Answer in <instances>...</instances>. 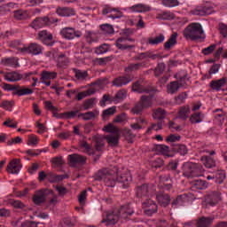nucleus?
Instances as JSON below:
<instances>
[{
    "label": "nucleus",
    "mask_w": 227,
    "mask_h": 227,
    "mask_svg": "<svg viewBox=\"0 0 227 227\" xmlns=\"http://www.w3.org/2000/svg\"><path fill=\"white\" fill-rule=\"evenodd\" d=\"M203 27L200 23H191L184 30V36L186 40L192 42H203L205 35H203Z\"/></svg>",
    "instance_id": "1"
},
{
    "label": "nucleus",
    "mask_w": 227,
    "mask_h": 227,
    "mask_svg": "<svg viewBox=\"0 0 227 227\" xmlns=\"http://www.w3.org/2000/svg\"><path fill=\"white\" fill-rule=\"evenodd\" d=\"M93 178L98 182H104L106 187H114L118 182V173L105 168L98 170Z\"/></svg>",
    "instance_id": "2"
},
{
    "label": "nucleus",
    "mask_w": 227,
    "mask_h": 227,
    "mask_svg": "<svg viewBox=\"0 0 227 227\" xmlns=\"http://www.w3.org/2000/svg\"><path fill=\"white\" fill-rule=\"evenodd\" d=\"M203 168L201 165L194 164V163H186L184 165V172L183 175L186 178H196L198 176H201L203 173Z\"/></svg>",
    "instance_id": "3"
},
{
    "label": "nucleus",
    "mask_w": 227,
    "mask_h": 227,
    "mask_svg": "<svg viewBox=\"0 0 227 227\" xmlns=\"http://www.w3.org/2000/svg\"><path fill=\"white\" fill-rule=\"evenodd\" d=\"M221 201V195L217 192H213L205 196L202 201V207L208 208L209 207H215L216 203Z\"/></svg>",
    "instance_id": "4"
},
{
    "label": "nucleus",
    "mask_w": 227,
    "mask_h": 227,
    "mask_svg": "<svg viewBox=\"0 0 227 227\" xmlns=\"http://www.w3.org/2000/svg\"><path fill=\"white\" fill-rule=\"evenodd\" d=\"M49 194H52V190L51 189H41L35 192L33 196V203L35 205H42L47 201V198H49Z\"/></svg>",
    "instance_id": "5"
},
{
    "label": "nucleus",
    "mask_w": 227,
    "mask_h": 227,
    "mask_svg": "<svg viewBox=\"0 0 227 227\" xmlns=\"http://www.w3.org/2000/svg\"><path fill=\"white\" fill-rule=\"evenodd\" d=\"M142 207L144 208V214L148 215V217H152L153 214H157L159 210V206H157V203L152 199L145 200L142 203Z\"/></svg>",
    "instance_id": "6"
},
{
    "label": "nucleus",
    "mask_w": 227,
    "mask_h": 227,
    "mask_svg": "<svg viewBox=\"0 0 227 227\" xmlns=\"http://www.w3.org/2000/svg\"><path fill=\"white\" fill-rule=\"evenodd\" d=\"M136 42V40L132 37H129V35L127 36H122V37H119L116 42H115V45L117 47V49H119L120 51H132V49H136V45L134 44H125V42Z\"/></svg>",
    "instance_id": "7"
},
{
    "label": "nucleus",
    "mask_w": 227,
    "mask_h": 227,
    "mask_svg": "<svg viewBox=\"0 0 227 227\" xmlns=\"http://www.w3.org/2000/svg\"><path fill=\"white\" fill-rule=\"evenodd\" d=\"M60 35L66 40H74V38H81L82 32L76 30L73 27H64L60 30Z\"/></svg>",
    "instance_id": "8"
},
{
    "label": "nucleus",
    "mask_w": 227,
    "mask_h": 227,
    "mask_svg": "<svg viewBox=\"0 0 227 227\" xmlns=\"http://www.w3.org/2000/svg\"><path fill=\"white\" fill-rule=\"evenodd\" d=\"M18 51L23 54L27 53L38 56V54H42V46L38 43H32L28 47L18 48Z\"/></svg>",
    "instance_id": "9"
},
{
    "label": "nucleus",
    "mask_w": 227,
    "mask_h": 227,
    "mask_svg": "<svg viewBox=\"0 0 227 227\" xmlns=\"http://www.w3.org/2000/svg\"><path fill=\"white\" fill-rule=\"evenodd\" d=\"M115 214H118L119 219H129L134 214V209L130 204H126L121 206L120 208H115Z\"/></svg>",
    "instance_id": "10"
},
{
    "label": "nucleus",
    "mask_w": 227,
    "mask_h": 227,
    "mask_svg": "<svg viewBox=\"0 0 227 227\" xmlns=\"http://www.w3.org/2000/svg\"><path fill=\"white\" fill-rule=\"evenodd\" d=\"M131 90L136 93H157V88H154V87L145 88L141 83V81H137L133 82L131 86Z\"/></svg>",
    "instance_id": "11"
},
{
    "label": "nucleus",
    "mask_w": 227,
    "mask_h": 227,
    "mask_svg": "<svg viewBox=\"0 0 227 227\" xmlns=\"http://www.w3.org/2000/svg\"><path fill=\"white\" fill-rule=\"evenodd\" d=\"M20 169H22V163H20V159H13L8 163L6 168L7 173L11 175H19Z\"/></svg>",
    "instance_id": "12"
},
{
    "label": "nucleus",
    "mask_w": 227,
    "mask_h": 227,
    "mask_svg": "<svg viewBox=\"0 0 227 227\" xmlns=\"http://www.w3.org/2000/svg\"><path fill=\"white\" fill-rule=\"evenodd\" d=\"M86 157L77 153L70 154L67 157V162L71 168H74V166H77V164L84 165L86 164Z\"/></svg>",
    "instance_id": "13"
},
{
    "label": "nucleus",
    "mask_w": 227,
    "mask_h": 227,
    "mask_svg": "<svg viewBox=\"0 0 227 227\" xmlns=\"http://www.w3.org/2000/svg\"><path fill=\"white\" fill-rule=\"evenodd\" d=\"M132 81H134V78L130 77L129 74H126L114 78L112 81V84L116 88H121L122 86H127V84H129V82H132Z\"/></svg>",
    "instance_id": "14"
},
{
    "label": "nucleus",
    "mask_w": 227,
    "mask_h": 227,
    "mask_svg": "<svg viewBox=\"0 0 227 227\" xmlns=\"http://www.w3.org/2000/svg\"><path fill=\"white\" fill-rule=\"evenodd\" d=\"M150 194V184H143L140 185H137L135 188V196H137V198H148Z\"/></svg>",
    "instance_id": "15"
},
{
    "label": "nucleus",
    "mask_w": 227,
    "mask_h": 227,
    "mask_svg": "<svg viewBox=\"0 0 227 227\" xmlns=\"http://www.w3.org/2000/svg\"><path fill=\"white\" fill-rule=\"evenodd\" d=\"M214 12V8L212 6H198L191 11L192 15H199L203 17L205 15H211Z\"/></svg>",
    "instance_id": "16"
},
{
    "label": "nucleus",
    "mask_w": 227,
    "mask_h": 227,
    "mask_svg": "<svg viewBox=\"0 0 227 227\" xmlns=\"http://www.w3.org/2000/svg\"><path fill=\"white\" fill-rule=\"evenodd\" d=\"M56 13L59 17H74L75 15V9L72 7L58 6Z\"/></svg>",
    "instance_id": "17"
},
{
    "label": "nucleus",
    "mask_w": 227,
    "mask_h": 227,
    "mask_svg": "<svg viewBox=\"0 0 227 227\" xmlns=\"http://www.w3.org/2000/svg\"><path fill=\"white\" fill-rule=\"evenodd\" d=\"M156 200L159 205H160V207H163L164 208H166V207H168V205L171 203V197L169 196V194L164 193L162 192H160L156 194Z\"/></svg>",
    "instance_id": "18"
},
{
    "label": "nucleus",
    "mask_w": 227,
    "mask_h": 227,
    "mask_svg": "<svg viewBox=\"0 0 227 227\" xmlns=\"http://www.w3.org/2000/svg\"><path fill=\"white\" fill-rule=\"evenodd\" d=\"M120 221V215L116 213V209L111 213L106 214V217L101 221V223H106V226L111 224H116Z\"/></svg>",
    "instance_id": "19"
},
{
    "label": "nucleus",
    "mask_w": 227,
    "mask_h": 227,
    "mask_svg": "<svg viewBox=\"0 0 227 227\" xmlns=\"http://www.w3.org/2000/svg\"><path fill=\"white\" fill-rule=\"evenodd\" d=\"M214 223L212 216H201L195 220V227H211Z\"/></svg>",
    "instance_id": "20"
},
{
    "label": "nucleus",
    "mask_w": 227,
    "mask_h": 227,
    "mask_svg": "<svg viewBox=\"0 0 227 227\" xmlns=\"http://www.w3.org/2000/svg\"><path fill=\"white\" fill-rule=\"evenodd\" d=\"M226 83L227 78L223 77L219 80L211 81L209 83V88H211V90H214L215 91H221V88H224V86H226Z\"/></svg>",
    "instance_id": "21"
},
{
    "label": "nucleus",
    "mask_w": 227,
    "mask_h": 227,
    "mask_svg": "<svg viewBox=\"0 0 227 227\" xmlns=\"http://www.w3.org/2000/svg\"><path fill=\"white\" fill-rule=\"evenodd\" d=\"M153 93L154 92L141 96L139 103L142 104L145 109H150V107L153 106Z\"/></svg>",
    "instance_id": "22"
},
{
    "label": "nucleus",
    "mask_w": 227,
    "mask_h": 227,
    "mask_svg": "<svg viewBox=\"0 0 227 227\" xmlns=\"http://www.w3.org/2000/svg\"><path fill=\"white\" fill-rule=\"evenodd\" d=\"M129 10L137 13H146L147 12H151L152 7L145 4H137L129 7Z\"/></svg>",
    "instance_id": "23"
},
{
    "label": "nucleus",
    "mask_w": 227,
    "mask_h": 227,
    "mask_svg": "<svg viewBox=\"0 0 227 227\" xmlns=\"http://www.w3.org/2000/svg\"><path fill=\"white\" fill-rule=\"evenodd\" d=\"M117 182L122 184V187L124 189H127V187H129V185H130V183L132 182V176L129 174V172L122 174L120 177H118L117 176Z\"/></svg>",
    "instance_id": "24"
},
{
    "label": "nucleus",
    "mask_w": 227,
    "mask_h": 227,
    "mask_svg": "<svg viewBox=\"0 0 227 227\" xmlns=\"http://www.w3.org/2000/svg\"><path fill=\"white\" fill-rule=\"evenodd\" d=\"M30 26L33 27V29H40L42 27H45L47 26L46 16L36 18L33 20Z\"/></svg>",
    "instance_id": "25"
},
{
    "label": "nucleus",
    "mask_w": 227,
    "mask_h": 227,
    "mask_svg": "<svg viewBox=\"0 0 227 227\" xmlns=\"http://www.w3.org/2000/svg\"><path fill=\"white\" fill-rule=\"evenodd\" d=\"M189 114H191V107L188 105L183 106L179 108L177 118H179V120H183V121H185V120L189 118Z\"/></svg>",
    "instance_id": "26"
},
{
    "label": "nucleus",
    "mask_w": 227,
    "mask_h": 227,
    "mask_svg": "<svg viewBox=\"0 0 227 227\" xmlns=\"http://www.w3.org/2000/svg\"><path fill=\"white\" fill-rule=\"evenodd\" d=\"M23 78L24 76L21 74L15 71L7 73L4 75L5 81H8L9 82H17L19 81H21Z\"/></svg>",
    "instance_id": "27"
},
{
    "label": "nucleus",
    "mask_w": 227,
    "mask_h": 227,
    "mask_svg": "<svg viewBox=\"0 0 227 227\" xmlns=\"http://www.w3.org/2000/svg\"><path fill=\"white\" fill-rule=\"evenodd\" d=\"M98 114H100V112H98V110H93L92 112L79 114L78 118H82L84 121H88L90 120H95V118L98 116Z\"/></svg>",
    "instance_id": "28"
},
{
    "label": "nucleus",
    "mask_w": 227,
    "mask_h": 227,
    "mask_svg": "<svg viewBox=\"0 0 227 227\" xmlns=\"http://www.w3.org/2000/svg\"><path fill=\"white\" fill-rule=\"evenodd\" d=\"M174 77L177 80L178 84L181 88H184V86H187V81H189L187 73H178L176 74Z\"/></svg>",
    "instance_id": "29"
},
{
    "label": "nucleus",
    "mask_w": 227,
    "mask_h": 227,
    "mask_svg": "<svg viewBox=\"0 0 227 227\" xmlns=\"http://www.w3.org/2000/svg\"><path fill=\"white\" fill-rule=\"evenodd\" d=\"M146 65L145 62L142 63H130L128 65L127 67H125L124 72L126 74H132V72H137L140 68H143Z\"/></svg>",
    "instance_id": "30"
},
{
    "label": "nucleus",
    "mask_w": 227,
    "mask_h": 227,
    "mask_svg": "<svg viewBox=\"0 0 227 227\" xmlns=\"http://www.w3.org/2000/svg\"><path fill=\"white\" fill-rule=\"evenodd\" d=\"M106 140L110 146H118L120 143V133H115L114 135H108L106 137Z\"/></svg>",
    "instance_id": "31"
},
{
    "label": "nucleus",
    "mask_w": 227,
    "mask_h": 227,
    "mask_svg": "<svg viewBox=\"0 0 227 227\" xmlns=\"http://www.w3.org/2000/svg\"><path fill=\"white\" fill-rule=\"evenodd\" d=\"M180 84L178 83V82L174 81V82H170L168 85H167V93L170 94V95H175V93H178V90H180Z\"/></svg>",
    "instance_id": "32"
},
{
    "label": "nucleus",
    "mask_w": 227,
    "mask_h": 227,
    "mask_svg": "<svg viewBox=\"0 0 227 227\" xmlns=\"http://www.w3.org/2000/svg\"><path fill=\"white\" fill-rule=\"evenodd\" d=\"M68 63H70V60L68 59V57H67V55H65L64 53L59 55L57 59V67L59 68H65V67H68Z\"/></svg>",
    "instance_id": "33"
},
{
    "label": "nucleus",
    "mask_w": 227,
    "mask_h": 227,
    "mask_svg": "<svg viewBox=\"0 0 227 227\" xmlns=\"http://www.w3.org/2000/svg\"><path fill=\"white\" fill-rule=\"evenodd\" d=\"M178 36V33H174L170 35L169 39L168 40V42H166L164 43V49L166 51H169V49H171V47H175V45H176L177 41L176 38Z\"/></svg>",
    "instance_id": "34"
},
{
    "label": "nucleus",
    "mask_w": 227,
    "mask_h": 227,
    "mask_svg": "<svg viewBox=\"0 0 227 227\" xmlns=\"http://www.w3.org/2000/svg\"><path fill=\"white\" fill-rule=\"evenodd\" d=\"M204 118H205V114H203V113L197 112V113L192 114L190 116V122L192 124L201 123V121H203Z\"/></svg>",
    "instance_id": "35"
},
{
    "label": "nucleus",
    "mask_w": 227,
    "mask_h": 227,
    "mask_svg": "<svg viewBox=\"0 0 227 227\" xmlns=\"http://www.w3.org/2000/svg\"><path fill=\"white\" fill-rule=\"evenodd\" d=\"M153 120H159L160 121H162V120L166 118V110L162 109L161 107L153 110Z\"/></svg>",
    "instance_id": "36"
},
{
    "label": "nucleus",
    "mask_w": 227,
    "mask_h": 227,
    "mask_svg": "<svg viewBox=\"0 0 227 227\" xmlns=\"http://www.w3.org/2000/svg\"><path fill=\"white\" fill-rule=\"evenodd\" d=\"M44 107L47 111H51L55 118H62V116H59V114H58V107L52 106V102L44 101Z\"/></svg>",
    "instance_id": "37"
},
{
    "label": "nucleus",
    "mask_w": 227,
    "mask_h": 227,
    "mask_svg": "<svg viewBox=\"0 0 227 227\" xmlns=\"http://www.w3.org/2000/svg\"><path fill=\"white\" fill-rule=\"evenodd\" d=\"M12 95H17L18 97H24V95H33L32 89L20 87L18 88L16 91L12 92Z\"/></svg>",
    "instance_id": "38"
},
{
    "label": "nucleus",
    "mask_w": 227,
    "mask_h": 227,
    "mask_svg": "<svg viewBox=\"0 0 227 227\" xmlns=\"http://www.w3.org/2000/svg\"><path fill=\"white\" fill-rule=\"evenodd\" d=\"M157 152L162 153L164 157H173V154L169 153V146L165 145H156Z\"/></svg>",
    "instance_id": "39"
},
{
    "label": "nucleus",
    "mask_w": 227,
    "mask_h": 227,
    "mask_svg": "<svg viewBox=\"0 0 227 227\" xmlns=\"http://www.w3.org/2000/svg\"><path fill=\"white\" fill-rule=\"evenodd\" d=\"M201 162L206 166L207 168H215V160H213L210 156H202L200 158Z\"/></svg>",
    "instance_id": "40"
},
{
    "label": "nucleus",
    "mask_w": 227,
    "mask_h": 227,
    "mask_svg": "<svg viewBox=\"0 0 227 227\" xmlns=\"http://www.w3.org/2000/svg\"><path fill=\"white\" fill-rule=\"evenodd\" d=\"M186 197L185 195H178L176 199H174L171 202L172 207H175V208L178 207H182L184 203H185Z\"/></svg>",
    "instance_id": "41"
},
{
    "label": "nucleus",
    "mask_w": 227,
    "mask_h": 227,
    "mask_svg": "<svg viewBox=\"0 0 227 227\" xmlns=\"http://www.w3.org/2000/svg\"><path fill=\"white\" fill-rule=\"evenodd\" d=\"M103 35H113L114 33V27L111 24H102L99 26Z\"/></svg>",
    "instance_id": "42"
},
{
    "label": "nucleus",
    "mask_w": 227,
    "mask_h": 227,
    "mask_svg": "<svg viewBox=\"0 0 227 227\" xmlns=\"http://www.w3.org/2000/svg\"><path fill=\"white\" fill-rule=\"evenodd\" d=\"M56 77H58V73L56 72L43 71L41 74L42 81H47L49 79H56Z\"/></svg>",
    "instance_id": "43"
},
{
    "label": "nucleus",
    "mask_w": 227,
    "mask_h": 227,
    "mask_svg": "<svg viewBox=\"0 0 227 227\" xmlns=\"http://www.w3.org/2000/svg\"><path fill=\"white\" fill-rule=\"evenodd\" d=\"M13 106H15V101L13 100H3L0 103V107H2V109H4L5 111H12L13 109Z\"/></svg>",
    "instance_id": "44"
},
{
    "label": "nucleus",
    "mask_w": 227,
    "mask_h": 227,
    "mask_svg": "<svg viewBox=\"0 0 227 227\" xmlns=\"http://www.w3.org/2000/svg\"><path fill=\"white\" fill-rule=\"evenodd\" d=\"M166 70V64L161 62L157 65V67L154 68V75L155 77H160L164 74V71Z\"/></svg>",
    "instance_id": "45"
},
{
    "label": "nucleus",
    "mask_w": 227,
    "mask_h": 227,
    "mask_svg": "<svg viewBox=\"0 0 227 227\" xmlns=\"http://www.w3.org/2000/svg\"><path fill=\"white\" fill-rule=\"evenodd\" d=\"M174 152H177L180 155H187V146L185 145L177 144L173 147Z\"/></svg>",
    "instance_id": "46"
},
{
    "label": "nucleus",
    "mask_w": 227,
    "mask_h": 227,
    "mask_svg": "<svg viewBox=\"0 0 227 227\" xmlns=\"http://www.w3.org/2000/svg\"><path fill=\"white\" fill-rule=\"evenodd\" d=\"M9 203H10V205H12V207H13V208H17L19 210H24V208H26V204H24L20 200L12 199L9 201Z\"/></svg>",
    "instance_id": "47"
},
{
    "label": "nucleus",
    "mask_w": 227,
    "mask_h": 227,
    "mask_svg": "<svg viewBox=\"0 0 227 227\" xmlns=\"http://www.w3.org/2000/svg\"><path fill=\"white\" fill-rule=\"evenodd\" d=\"M166 40L164 34H160L159 36L155 38H149L150 45H159V43H162Z\"/></svg>",
    "instance_id": "48"
},
{
    "label": "nucleus",
    "mask_w": 227,
    "mask_h": 227,
    "mask_svg": "<svg viewBox=\"0 0 227 227\" xmlns=\"http://www.w3.org/2000/svg\"><path fill=\"white\" fill-rule=\"evenodd\" d=\"M106 102H116V99L114 98V97H111L109 94H105L103 95L102 99L99 101V106H101V107H106Z\"/></svg>",
    "instance_id": "49"
},
{
    "label": "nucleus",
    "mask_w": 227,
    "mask_h": 227,
    "mask_svg": "<svg viewBox=\"0 0 227 227\" xmlns=\"http://www.w3.org/2000/svg\"><path fill=\"white\" fill-rule=\"evenodd\" d=\"M95 102H97V98H90L83 102V109L84 111H88V109H93L95 106Z\"/></svg>",
    "instance_id": "50"
},
{
    "label": "nucleus",
    "mask_w": 227,
    "mask_h": 227,
    "mask_svg": "<svg viewBox=\"0 0 227 227\" xmlns=\"http://www.w3.org/2000/svg\"><path fill=\"white\" fill-rule=\"evenodd\" d=\"M94 147L97 152H102V148H104V139L101 137H94Z\"/></svg>",
    "instance_id": "51"
},
{
    "label": "nucleus",
    "mask_w": 227,
    "mask_h": 227,
    "mask_svg": "<svg viewBox=\"0 0 227 227\" xmlns=\"http://www.w3.org/2000/svg\"><path fill=\"white\" fill-rule=\"evenodd\" d=\"M114 98L115 99V102H120L121 100H125V98H127V90L125 89L119 90L115 94Z\"/></svg>",
    "instance_id": "52"
},
{
    "label": "nucleus",
    "mask_w": 227,
    "mask_h": 227,
    "mask_svg": "<svg viewBox=\"0 0 227 227\" xmlns=\"http://www.w3.org/2000/svg\"><path fill=\"white\" fill-rule=\"evenodd\" d=\"M122 135L125 137V139L129 141V143H134V137H136V136L132 134V130L125 129L122 131Z\"/></svg>",
    "instance_id": "53"
},
{
    "label": "nucleus",
    "mask_w": 227,
    "mask_h": 227,
    "mask_svg": "<svg viewBox=\"0 0 227 227\" xmlns=\"http://www.w3.org/2000/svg\"><path fill=\"white\" fill-rule=\"evenodd\" d=\"M103 130H105V132H108L109 134H119L120 133V129L117 127H114V125H113L111 123L105 126L103 128Z\"/></svg>",
    "instance_id": "54"
},
{
    "label": "nucleus",
    "mask_w": 227,
    "mask_h": 227,
    "mask_svg": "<svg viewBox=\"0 0 227 227\" xmlns=\"http://www.w3.org/2000/svg\"><path fill=\"white\" fill-rule=\"evenodd\" d=\"M164 125V121H160L157 123H152L151 127L147 129V134L152 132V130H162V126Z\"/></svg>",
    "instance_id": "55"
},
{
    "label": "nucleus",
    "mask_w": 227,
    "mask_h": 227,
    "mask_svg": "<svg viewBox=\"0 0 227 227\" xmlns=\"http://www.w3.org/2000/svg\"><path fill=\"white\" fill-rule=\"evenodd\" d=\"M109 49H111L109 44L103 43L95 49V53L96 54H106V52H108Z\"/></svg>",
    "instance_id": "56"
},
{
    "label": "nucleus",
    "mask_w": 227,
    "mask_h": 227,
    "mask_svg": "<svg viewBox=\"0 0 227 227\" xmlns=\"http://www.w3.org/2000/svg\"><path fill=\"white\" fill-rule=\"evenodd\" d=\"M116 113V106H112L110 108H107L106 110H104L102 113V118L103 120H106L109 118V116H113Z\"/></svg>",
    "instance_id": "57"
},
{
    "label": "nucleus",
    "mask_w": 227,
    "mask_h": 227,
    "mask_svg": "<svg viewBox=\"0 0 227 227\" xmlns=\"http://www.w3.org/2000/svg\"><path fill=\"white\" fill-rule=\"evenodd\" d=\"M76 79L78 81H84L88 77V71H82L80 69H74Z\"/></svg>",
    "instance_id": "58"
},
{
    "label": "nucleus",
    "mask_w": 227,
    "mask_h": 227,
    "mask_svg": "<svg viewBox=\"0 0 227 227\" xmlns=\"http://www.w3.org/2000/svg\"><path fill=\"white\" fill-rule=\"evenodd\" d=\"M85 38L88 43H93V42H97V40H98L97 34L91 31L86 32Z\"/></svg>",
    "instance_id": "59"
},
{
    "label": "nucleus",
    "mask_w": 227,
    "mask_h": 227,
    "mask_svg": "<svg viewBox=\"0 0 227 227\" xmlns=\"http://www.w3.org/2000/svg\"><path fill=\"white\" fill-rule=\"evenodd\" d=\"M161 4L167 8H175V6H178L180 4V2H178V0H162Z\"/></svg>",
    "instance_id": "60"
},
{
    "label": "nucleus",
    "mask_w": 227,
    "mask_h": 227,
    "mask_svg": "<svg viewBox=\"0 0 227 227\" xmlns=\"http://www.w3.org/2000/svg\"><path fill=\"white\" fill-rule=\"evenodd\" d=\"M215 120L217 121L218 125L222 127L223 123H224V121L226 120V113L222 112L220 114H216L215 115Z\"/></svg>",
    "instance_id": "61"
},
{
    "label": "nucleus",
    "mask_w": 227,
    "mask_h": 227,
    "mask_svg": "<svg viewBox=\"0 0 227 227\" xmlns=\"http://www.w3.org/2000/svg\"><path fill=\"white\" fill-rule=\"evenodd\" d=\"M3 63L4 65H5V67H14V68H17V67H19V63H17L15 58L4 59L3 60Z\"/></svg>",
    "instance_id": "62"
},
{
    "label": "nucleus",
    "mask_w": 227,
    "mask_h": 227,
    "mask_svg": "<svg viewBox=\"0 0 227 227\" xmlns=\"http://www.w3.org/2000/svg\"><path fill=\"white\" fill-rule=\"evenodd\" d=\"M111 59V57L95 59L94 63L96 65H99L100 67H104V65H107Z\"/></svg>",
    "instance_id": "63"
},
{
    "label": "nucleus",
    "mask_w": 227,
    "mask_h": 227,
    "mask_svg": "<svg viewBox=\"0 0 227 227\" xmlns=\"http://www.w3.org/2000/svg\"><path fill=\"white\" fill-rule=\"evenodd\" d=\"M51 162L56 166L57 168H59V166H63L65 164V160H63V157H54L51 160Z\"/></svg>",
    "instance_id": "64"
}]
</instances>
